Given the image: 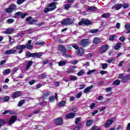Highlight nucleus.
I'll return each mask as SVG.
<instances>
[{
    "instance_id": "nucleus-27",
    "label": "nucleus",
    "mask_w": 130,
    "mask_h": 130,
    "mask_svg": "<svg viewBox=\"0 0 130 130\" xmlns=\"http://www.w3.org/2000/svg\"><path fill=\"white\" fill-rule=\"evenodd\" d=\"M71 7H72V4L68 3L65 5V6L63 7V9L64 10H66L67 11H68Z\"/></svg>"
},
{
    "instance_id": "nucleus-35",
    "label": "nucleus",
    "mask_w": 130,
    "mask_h": 130,
    "mask_svg": "<svg viewBox=\"0 0 130 130\" xmlns=\"http://www.w3.org/2000/svg\"><path fill=\"white\" fill-rule=\"evenodd\" d=\"M88 11H96L97 10L96 7L90 6L87 8Z\"/></svg>"
},
{
    "instance_id": "nucleus-29",
    "label": "nucleus",
    "mask_w": 130,
    "mask_h": 130,
    "mask_svg": "<svg viewBox=\"0 0 130 130\" xmlns=\"http://www.w3.org/2000/svg\"><path fill=\"white\" fill-rule=\"evenodd\" d=\"M66 64L67 61H60L58 62L59 67H63V66H66Z\"/></svg>"
},
{
    "instance_id": "nucleus-21",
    "label": "nucleus",
    "mask_w": 130,
    "mask_h": 130,
    "mask_svg": "<svg viewBox=\"0 0 130 130\" xmlns=\"http://www.w3.org/2000/svg\"><path fill=\"white\" fill-rule=\"evenodd\" d=\"M34 53H30V51H27L25 53L26 58H29V57H33Z\"/></svg>"
},
{
    "instance_id": "nucleus-19",
    "label": "nucleus",
    "mask_w": 130,
    "mask_h": 130,
    "mask_svg": "<svg viewBox=\"0 0 130 130\" xmlns=\"http://www.w3.org/2000/svg\"><path fill=\"white\" fill-rule=\"evenodd\" d=\"M15 32V29L14 28H8L6 29L5 33V34H12Z\"/></svg>"
},
{
    "instance_id": "nucleus-47",
    "label": "nucleus",
    "mask_w": 130,
    "mask_h": 130,
    "mask_svg": "<svg viewBox=\"0 0 130 130\" xmlns=\"http://www.w3.org/2000/svg\"><path fill=\"white\" fill-rule=\"evenodd\" d=\"M47 77L46 73H42L41 75V78L42 79H45Z\"/></svg>"
},
{
    "instance_id": "nucleus-50",
    "label": "nucleus",
    "mask_w": 130,
    "mask_h": 130,
    "mask_svg": "<svg viewBox=\"0 0 130 130\" xmlns=\"http://www.w3.org/2000/svg\"><path fill=\"white\" fill-rule=\"evenodd\" d=\"M14 19L10 18L7 20V23L8 24H12V23H14Z\"/></svg>"
},
{
    "instance_id": "nucleus-57",
    "label": "nucleus",
    "mask_w": 130,
    "mask_h": 130,
    "mask_svg": "<svg viewBox=\"0 0 130 130\" xmlns=\"http://www.w3.org/2000/svg\"><path fill=\"white\" fill-rule=\"evenodd\" d=\"M41 87H42V84L39 83V84L36 85V88L39 89V88H41Z\"/></svg>"
},
{
    "instance_id": "nucleus-3",
    "label": "nucleus",
    "mask_w": 130,
    "mask_h": 130,
    "mask_svg": "<svg viewBox=\"0 0 130 130\" xmlns=\"http://www.w3.org/2000/svg\"><path fill=\"white\" fill-rule=\"evenodd\" d=\"M61 25H72V24H74V19L72 18H67L66 19H63V21L61 23Z\"/></svg>"
},
{
    "instance_id": "nucleus-38",
    "label": "nucleus",
    "mask_w": 130,
    "mask_h": 130,
    "mask_svg": "<svg viewBox=\"0 0 130 130\" xmlns=\"http://www.w3.org/2000/svg\"><path fill=\"white\" fill-rule=\"evenodd\" d=\"M117 37V36H116V35H112L109 38V40H110V41H113V40H115V38H116Z\"/></svg>"
},
{
    "instance_id": "nucleus-22",
    "label": "nucleus",
    "mask_w": 130,
    "mask_h": 130,
    "mask_svg": "<svg viewBox=\"0 0 130 130\" xmlns=\"http://www.w3.org/2000/svg\"><path fill=\"white\" fill-rule=\"evenodd\" d=\"M32 64H33V61L32 60L28 61L26 67V71H28L30 69Z\"/></svg>"
},
{
    "instance_id": "nucleus-61",
    "label": "nucleus",
    "mask_w": 130,
    "mask_h": 130,
    "mask_svg": "<svg viewBox=\"0 0 130 130\" xmlns=\"http://www.w3.org/2000/svg\"><path fill=\"white\" fill-rule=\"evenodd\" d=\"M119 40L121 41V42H124V40H125V39H124V37L122 36L119 38Z\"/></svg>"
},
{
    "instance_id": "nucleus-5",
    "label": "nucleus",
    "mask_w": 130,
    "mask_h": 130,
    "mask_svg": "<svg viewBox=\"0 0 130 130\" xmlns=\"http://www.w3.org/2000/svg\"><path fill=\"white\" fill-rule=\"evenodd\" d=\"M14 11H17V6L15 4L10 6L9 7L6 8L5 10L6 13L10 14L12 13Z\"/></svg>"
},
{
    "instance_id": "nucleus-18",
    "label": "nucleus",
    "mask_w": 130,
    "mask_h": 130,
    "mask_svg": "<svg viewBox=\"0 0 130 130\" xmlns=\"http://www.w3.org/2000/svg\"><path fill=\"white\" fill-rule=\"evenodd\" d=\"M50 95V91H47L45 93L42 95L43 99H47V98Z\"/></svg>"
},
{
    "instance_id": "nucleus-59",
    "label": "nucleus",
    "mask_w": 130,
    "mask_h": 130,
    "mask_svg": "<svg viewBox=\"0 0 130 130\" xmlns=\"http://www.w3.org/2000/svg\"><path fill=\"white\" fill-rule=\"evenodd\" d=\"M98 113V110H94L91 113L92 116H94L95 114H97Z\"/></svg>"
},
{
    "instance_id": "nucleus-54",
    "label": "nucleus",
    "mask_w": 130,
    "mask_h": 130,
    "mask_svg": "<svg viewBox=\"0 0 130 130\" xmlns=\"http://www.w3.org/2000/svg\"><path fill=\"white\" fill-rule=\"evenodd\" d=\"M35 82H36V81H35L34 79H32V80H30L28 82V84L31 85H34V84H35Z\"/></svg>"
},
{
    "instance_id": "nucleus-1",
    "label": "nucleus",
    "mask_w": 130,
    "mask_h": 130,
    "mask_svg": "<svg viewBox=\"0 0 130 130\" xmlns=\"http://www.w3.org/2000/svg\"><path fill=\"white\" fill-rule=\"evenodd\" d=\"M57 5H58L57 2H51L48 5V7L44 9V13L45 14H47L48 12H52V11H54V10H56L57 8L56 6Z\"/></svg>"
},
{
    "instance_id": "nucleus-39",
    "label": "nucleus",
    "mask_w": 130,
    "mask_h": 130,
    "mask_svg": "<svg viewBox=\"0 0 130 130\" xmlns=\"http://www.w3.org/2000/svg\"><path fill=\"white\" fill-rule=\"evenodd\" d=\"M113 85H115L116 86L120 85V81L117 79L115 80L113 83Z\"/></svg>"
},
{
    "instance_id": "nucleus-63",
    "label": "nucleus",
    "mask_w": 130,
    "mask_h": 130,
    "mask_svg": "<svg viewBox=\"0 0 130 130\" xmlns=\"http://www.w3.org/2000/svg\"><path fill=\"white\" fill-rule=\"evenodd\" d=\"M123 9H127V8H128V4H123V6H122Z\"/></svg>"
},
{
    "instance_id": "nucleus-42",
    "label": "nucleus",
    "mask_w": 130,
    "mask_h": 130,
    "mask_svg": "<svg viewBox=\"0 0 130 130\" xmlns=\"http://www.w3.org/2000/svg\"><path fill=\"white\" fill-rule=\"evenodd\" d=\"M0 124L4 126L6 124V121L2 118H0Z\"/></svg>"
},
{
    "instance_id": "nucleus-64",
    "label": "nucleus",
    "mask_w": 130,
    "mask_h": 130,
    "mask_svg": "<svg viewBox=\"0 0 130 130\" xmlns=\"http://www.w3.org/2000/svg\"><path fill=\"white\" fill-rule=\"evenodd\" d=\"M126 130H130V123H128Z\"/></svg>"
},
{
    "instance_id": "nucleus-36",
    "label": "nucleus",
    "mask_w": 130,
    "mask_h": 130,
    "mask_svg": "<svg viewBox=\"0 0 130 130\" xmlns=\"http://www.w3.org/2000/svg\"><path fill=\"white\" fill-rule=\"evenodd\" d=\"M97 32H99V29H91L89 30V33H91L92 34H94V33H97Z\"/></svg>"
},
{
    "instance_id": "nucleus-25",
    "label": "nucleus",
    "mask_w": 130,
    "mask_h": 130,
    "mask_svg": "<svg viewBox=\"0 0 130 130\" xmlns=\"http://www.w3.org/2000/svg\"><path fill=\"white\" fill-rule=\"evenodd\" d=\"M120 47H121V43L118 42L115 46L114 49H115V50H118V49H119V48H120Z\"/></svg>"
},
{
    "instance_id": "nucleus-23",
    "label": "nucleus",
    "mask_w": 130,
    "mask_h": 130,
    "mask_svg": "<svg viewBox=\"0 0 130 130\" xmlns=\"http://www.w3.org/2000/svg\"><path fill=\"white\" fill-rule=\"evenodd\" d=\"M83 24L85 26H89V25H92V22L89 19H85L83 20Z\"/></svg>"
},
{
    "instance_id": "nucleus-52",
    "label": "nucleus",
    "mask_w": 130,
    "mask_h": 130,
    "mask_svg": "<svg viewBox=\"0 0 130 130\" xmlns=\"http://www.w3.org/2000/svg\"><path fill=\"white\" fill-rule=\"evenodd\" d=\"M84 74H85V72H84L83 70H81L77 73V75L80 76H82V75H84Z\"/></svg>"
},
{
    "instance_id": "nucleus-4",
    "label": "nucleus",
    "mask_w": 130,
    "mask_h": 130,
    "mask_svg": "<svg viewBox=\"0 0 130 130\" xmlns=\"http://www.w3.org/2000/svg\"><path fill=\"white\" fill-rule=\"evenodd\" d=\"M91 43V42L89 41V39H83L81 40L79 45L82 46V47H86V46H88Z\"/></svg>"
},
{
    "instance_id": "nucleus-48",
    "label": "nucleus",
    "mask_w": 130,
    "mask_h": 130,
    "mask_svg": "<svg viewBox=\"0 0 130 130\" xmlns=\"http://www.w3.org/2000/svg\"><path fill=\"white\" fill-rule=\"evenodd\" d=\"M23 3H25V0H17V5H22Z\"/></svg>"
},
{
    "instance_id": "nucleus-26",
    "label": "nucleus",
    "mask_w": 130,
    "mask_h": 130,
    "mask_svg": "<svg viewBox=\"0 0 130 130\" xmlns=\"http://www.w3.org/2000/svg\"><path fill=\"white\" fill-rule=\"evenodd\" d=\"M67 102L66 101H61L58 103V106L59 107H62L66 105Z\"/></svg>"
},
{
    "instance_id": "nucleus-43",
    "label": "nucleus",
    "mask_w": 130,
    "mask_h": 130,
    "mask_svg": "<svg viewBox=\"0 0 130 130\" xmlns=\"http://www.w3.org/2000/svg\"><path fill=\"white\" fill-rule=\"evenodd\" d=\"M77 79H78V77H77L76 76H74L73 75H71L70 77V80L71 81H76L77 80Z\"/></svg>"
},
{
    "instance_id": "nucleus-31",
    "label": "nucleus",
    "mask_w": 130,
    "mask_h": 130,
    "mask_svg": "<svg viewBox=\"0 0 130 130\" xmlns=\"http://www.w3.org/2000/svg\"><path fill=\"white\" fill-rule=\"evenodd\" d=\"M122 7V5L121 4H115V8L116 11H118V10H120Z\"/></svg>"
},
{
    "instance_id": "nucleus-11",
    "label": "nucleus",
    "mask_w": 130,
    "mask_h": 130,
    "mask_svg": "<svg viewBox=\"0 0 130 130\" xmlns=\"http://www.w3.org/2000/svg\"><path fill=\"white\" fill-rule=\"evenodd\" d=\"M76 113L70 112L69 114H67L66 115V116L68 119H72L74 118L75 117V116H76Z\"/></svg>"
},
{
    "instance_id": "nucleus-14",
    "label": "nucleus",
    "mask_w": 130,
    "mask_h": 130,
    "mask_svg": "<svg viewBox=\"0 0 130 130\" xmlns=\"http://www.w3.org/2000/svg\"><path fill=\"white\" fill-rule=\"evenodd\" d=\"M58 48L60 51H61L62 53H66V52H67V48H66V47L64 46L60 45L58 46Z\"/></svg>"
},
{
    "instance_id": "nucleus-60",
    "label": "nucleus",
    "mask_w": 130,
    "mask_h": 130,
    "mask_svg": "<svg viewBox=\"0 0 130 130\" xmlns=\"http://www.w3.org/2000/svg\"><path fill=\"white\" fill-rule=\"evenodd\" d=\"M95 103H92L90 104V109H94V108H95Z\"/></svg>"
},
{
    "instance_id": "nucleus-37",
    "label": "nucleus",
    "mask_w": 130,
    "mask_h": 130,
    "mask_svg": "<svg viewBox=\"0 0 130 130\" xmlns=\"http://www.w3.org/2000/svg\"><path fill=\"white\" fill-rule=\"evenodd\" d=\"M45 44V42L44 41H37L35 43V45H44Z\"/></svg>"
},
{
    "instance_id": "nucleus-9",
    "label": "nucleus",
    "mask_w": 130,
    "mask_h": 130,
    "mask_svg": "<svg viewBox=\"0 0 130 130\" xmlns=\"http://www.w3.org/2000/svg\"><path fill=\"white\" fill-rule=\"evenodd\" d=\"M21 91H15L13 93L11 98L13 99V100H14V99H16V98L20 97L21 96Z\"/></svg>"
},
{
    "instance_id": "nucleus-17",
    "label": "nucleus",
    "mask_w": 130,
    "mask_h": 130,
    "mask_svg": "<svg viewBox=\"0 0 130 130\" xmlns=\"http://www.w3.org/2000/svg\"><path fill=\"white\" fill-rule=\"evenodd\" d=\"M93 88V85H90V86H88L87 87L85 88L83 90V93H89L91 92V90Z\"/></svg>"
},
{
    "instance_id": "nucleus-16",
    "label": "nucleus",
    "mask_w": 130,
    "mask_h": 130,
    "mask_svg": "<svg viewBox=\"0 0 130 130\" xmlns=\"http://www.w3.org/2000/svg\"><path fill=\"white\" fill-rule=\"evenodd\" d=\"M17 52V50L11 49L9 50H7L5 52V54H7L10 55V54H14V53H16Z\"/></svg>"
},
{
    "instance_id": "nucleus-30",
    "label": "nucleus",
    "mask_w": 130,
    "mask_h": 130,
    "mask_svg": "<svg viewBox=\"0 0 130 130\" xmlns=\"http://www.w3.org/2000/svg\"><path fill=\"white\" fill-rule=\"evenodd\" d=\"M82 127V123L80 122L79 124H77V126L74 127L73 130H80L81 128Z\"/></svg>"
},
{
    "instance_id": "nucleus-56",
    "label": "nucleus",
    "mask_w": 130,
    "mask_h": 130,
    "mask_svg": "<svg viewBox=\"0 0 130 130\" xmlns=\"http://www.w3.org/2000/svg\"><path fill=\"white\" fill-rule=\"evenodd\" d=\"M94 72H96V70L93 69L92 70H90L89 71L87 72V75H91L92 73H94Z\"/></svg>"
},
{
    "instance_id": "nucleus-40",
    "label": "nucleus",
    "mask_w": 130,
    "mask_h": 130,
    "mask_svg": "<svg viewBox=\"0 0 130 130\" xmlns=\"http://www.w3.org/2000/svg\"><path fill=\"white\" fill-rule=\"evenodd\" d=\"M81 119H82V118L81 117L76 118L75 121V124H79L80 121H81Z\"/></svg>"
},
{
    "instance_id": "nucleus-55",
    "label": "nucleus",
    "mask_w": 130,
    "mask_h": 130,
    "mask_svg": "<svg viewBox=\"0 0 130 130\" xmlns=\"http://www.w3.org/2000/svg\"><path fill=\"white\" fill-rule=\"evenodd\" d=\"M74 72H75V71H74V69H71L69 70L68 71H67L68 74H74Z\"/></svg>"
},
{
    "instance_id": "nucleus-15",
    "label": "nucleus",
    "mask_w": 130,
    "mask_h": 130,
    "mask_svg": "<svg viewBox=\"0 0 130 130\" xmlns=\"http://www.w3.org/2000/svg\"><path fill=\"white\" fill-rule=\"evenodd\" d=\"M108 50V45H104L101 47V52L104 53L106 51Z\"/></svg>"
},
{
    "instance_id": "nucleus-53",
    "label": "nucleus",
    "mask_w": 130,
    "mask_h": 130,
    "mask_svg": "<svg viewBox=\"0 0 130 130\" xmlns=\"http://www.w3.org/2000/svg\"><path fill=\"white\" fill-rule=\"evenodd\" d=\"M4 73L5 75H9V74H11V70L7 69L4 71Z\"/></svg>"
},
{
    "instance_id": "nucleus-10",
    "label": "nucleus",
    "mask_w": 130,
    "mask_h": 130,
    "mask_svg": "<svg viewBox=\"0 0 130 130\" xmlns=\"http://www.w3.org/2000/svg\"><path fill=\"white\" fill-rule=\"evenodd\" d=\"M32 17L31 16H29L27 18H26V22H28V24H29L30 25H34V24H35V23H37L38 21L36 19H32ZM30 20H31V21H30Z\"/></svg>"
},
{
    "instance_id": "nucleus-33",
    "label": "nucleus",
    "mask_w": 130,
    "mask_h": 130,
    "mask_svg": "<svg viewBox=\"0 0 130 130\" xmlns=\"http://www.w3.org/2000/svg\"><path fill=\"white\" fill-rule=\"evenodd\" d=\"M25 101H26V100H20L18 104V106H19V107H21L23 106V104H24V103L25 102Z\"/></svg>"
},
{
    "instance_id": "nucleus-45",
    "label": "nucleus",
    "mask_w": 130,
    "mask_h": 130,
    "mask_svg": "<svg viewBox=\"0 0 130 130\" xmlns=\"http://www.w3.org/2000/svg\"><path fill=\"white\" fill-rule=\"evenodd\" d=\"M49 100L51 103H52V102H54V100H55V98H54V96H51L49 98Z\"/></svg>"
},
{
    "instance_id": "nucleus-28",
    "label": "nucleus",
    "mask_w": 130,
    "mask_h": 130,
    "mask_svg": "<svg viewBox=\"0 0 130 130\" xmlns=\"http://www.w3.org/2000/svg\"><path fill=\"white\" fill-rule=\"evenodd\" d=\"M125 28L126 30H128L126 32L127 34H129L130 33V25L128 24H125Z\"/></svg>"
},
{
    "instance_id": "nucleus-13",
    "label": "nucleus",
    "mask_w": 130,
    "mask_h": 130,
    "mask_svg": "<svg viewBox=\"0 0 130 130\" xmlns=\"http://www.w3.org/2000/svg\"><path fill=\"white\" fill-rule=\"evenodd\" d=\"M112 123H113V120L111 119H109V120H107V121L106 122L105 124V127L106 128H107V127H109V126H110V125H111Z\"/></svg>"
},
{
    "instance_id": "nucleus-46",
    "label": "nucleus",
    "mask_w": 130,
    "mask_h": 130,
    "mask_svg": "<svg viewBox=\"0 0 130 130\" xmlns=\"http://www.w3.org/2000/svg\"><path fill=\"white\" fill-rule=\"evenodd\" d=\"M108 67V64L107 63H102V68L103 70H106Z\"/></svg>"
},
{
    "instance_id": "nucleus-41",
    "label": "nucleus",
    "mask_w": 130,
    "mask_h": 130,
    "mask_svg": "<svg viewBox=\"0 0 130 130\" xmlns=\"http://www.w3.org/2000/svg\"><path fill=\"white\" fill-rule=\"evenodd\" d=\"M10 99H11V98H10L9 96H5L3 98V101L4 102H8Z\"/></svg>"
},
{
    "instance_id": "nucleus-32",
    "label": "nucleus",
    "mask_w": 130,
    "mask_h": 130,
    "mask_svg": "<svg viewBox=\"0 0 130 130\" xmlns=\"http://www.w3.org/2000/svg\"><path fill=\"white\" fill-rule=\"evenodd\" d=\"M92 124H93V120H92L91 119L88 120L86 121L87 126H91V125H92Z\"/></svg>"
},
{
    "instance_id": "nucleus-12",
    "label": "nucleus",
    "mask_w": 130,
    "mask_h": 130,
    "mask_svg": "<svg viewBox=\"0 0 130 130\" xmlns=\"http://www.w3.org/2000/svg\"><path fill=\"white\" fill-rule=\"evenodd\" d=\"M84 52L85 51L84 50V49L83 48H80L77 51V54L79 56H83Z\"/></svg>"
},
{
    "instance_id": "nucleus-62",
    "label": "nucleus",
    "mask_w": 130,
    "mask_h": 130,
    "mask_svg": "<svg viewBox=\"0 0 130 130\" xmlns=\"http://www.w3.org/2000/svg\"><path fill=\"white\" fill-rule=\"evenodd\" d=\"M59 85H60V83L58 81H56L55 83H54V86L55 87H58V86H59Z\"/></svg>"
},
{
    "instance_id": "nucleus-7",
    "label": "nucleus",
    "mask_w": 130,
    "mask_h": 130,
    "mask_svg": "<svg viewBox=\"0 0 130 130\" xmlns=\"http://www.w3.org/2000/svg\"><path fill=\"white\" fill-rule=\"evenodd\" d=\"M19 16H20L21 19H25L26 16H28V13H23L22 12H16L14 15V18H18Z\"/></svg>"
},
{
    "instance_id": "nucleus-34",
    "label": "nucleus",
    "mask_w": 130,
    "mask_h": 130,
    "mask_svg": "<svg viewBox=\"0 0 130 130\" xmlns=\"http://www.w3.org/2000/svg\"><path fill=\"white\" fill-rule=\"evenodd\" d=\"M128 77H130V75L129 74H128L127 75H126L125 76H124L122 79V82L123 83H125L128 78Z\"/></svg>"
},
{
    "instance_id": "nucleus-6",
    "label": "nucleus",
    "mask_w": 130,
    "mask_h": 130,
    "mask_svg": "<svg viewBox=\"0 0 130 130\" xmlns=\"http://www.w3.org/2000/svg\"><path fill=\"white\" fill-rule=\"evenodd\" d=\"M54 123L57 126L62 125L63 119L61 117H58L54 120Z\"/></svg>"
},
{
    "instance_id": "nucleus-44",
    "label": "nucleus",
    "mask_w": 130,
    "mask_h": 130,
    "mask_svg": "<svg viewBox=\"0 0 130 130\" xmlns=\"http://www.w3.org/2000/svg\"><path fill=\"white\" fill-rule=\"evenodd\" d=\"M102 18H109V17H110V15H109V13H105L103 14V15H102Z\"/></svg>"
},
{
    "instance_id": "nucleus-49",
    "label": "nucleus",
    "mask_w": 130,
    "mask_h": 130,
    "mask_svg": "<svg viewBox=\"0 0 130 130\" xmlns=\"http://www.w3.org/2000/svg\"><path fill=\"white\" fill-rule=\"evenodd\" d=\"M82 94H83V92H80L76 94L77 99H79V98H81V96H82Z\"/></svg>"
},
{
    "instance_id": "nucleus-24",
    "label": "nucleus",
    "mask_w": 130,
    "mask_h": 130,
    "mask_svg": "<svg viewBox=\"0 0 130 130\" xmlns=\"http://www.w3.org/2000/svg\"><path fill=\"white\" fill-rule=\"evenodd\" d=\"M101 42V40L98 38H95L93 41L94 44H99V43Z\"/></svg>"
},
{
    "instance_id": "nucleus-20",
    "label": "nucleus",
    "mask_w": 130,
    "mask_h": 130,
    "mask_svg": "<svg viewBox=\"0 0 130 130\" xmlns=\"http://www.w3.org/2000/svg\"><path fill=\"white\" fill-rule=\"evenodd\" d=\"M42 53L41 52L34 53L33 57H36L37 58H40L42 56Z\"/></svg>"
},
{
    "instance_id": "nucleus-58",
    "label": "nucleus",
    "mask_w": 130,
    "mask_h": 130,
    "mask_svg": "<svg viewBox=\"0 0 130 130\" xmlns=\"http://www.w3.org/2000/svg\"><path fill=\"white\" fill-rule=\"evenodd\" d=\"M72 47L74 48V49H76V50L79 49V46L77 44H74L72 46Z\"/></svg>"
},
{
    "instance_id": "nucleus-2",
    "label": "nucleus",
    "mask_w": 130,
    "mask_h": 130,
    "mask_svg": "<svg viewBox=\"0 0 130 130\" xmlns=\"http://www.w3.org/2000/svg\"><path fill=\"white\" fill-rule=\"evenodd\" d=\"M25 48H27V49H29V50L33 49V45H27V44H26L25 45H19L16 47V49H17V50H19V51L18 52V53H19V54H21V53H22V52H23V51H24V49H25Z\"/></svg>"
},
{
    "instance_id": "nucleus-8",
    "label": "nucleus",
    "mask_w": 130,
    "mask_h": 130,
    "mask_svg": "<svg viewBox=\"0 0 130 130\" xmlns=\"http://www.w3.org/2000/svg\"><path fill=\"white\" fill-rule=\"evenodd\" d=\"M17 119H18V117L16 116H11L8 121L9 125H13L17 121Z\"/></svg>"
},
{
    "instance_id": "nucleus-51",
    "label": "nucleus",
    "mask_w": 130,
    "mask_h": 130,
    "mask_svg": "<svg viewBox=\"0 0 130 130\" xmlns=\"http://www.w3.org/2000/svg\"><path fill=\"white\" fill-rule=\"evenodd\" d=\"M40 105L41 106H43V105H47V102L46 101H43L40 103Z\"/></svg>"
}]
</instances>
